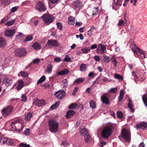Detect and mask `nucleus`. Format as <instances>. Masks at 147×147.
I'll use <instances>...</instances> for the list:
<instances>
[{
	"label": "nucleus",
	"mask_w": 147,
	"mask_h": 147,
	"mask_svg": "<svg viewBox=\"0 0 147 147\" xmlns=\"http://www.w3.org/2000/svg\"><path fill=\"white\" fill-rule=\"evenodd\" d=\"M54 61L56 63L59 62L61 61V58L60 57H55L53 59Z\"/></svg>",
	"instance_id": "55"
},
{
	"label": "nucleus",
	"mask_w": 147,
	"mask_h": 147,
	"mask_svg": "<svg viewBox=\"0 0 147 147\" xmlns=\"http://www.w3.org/2000/svg\"><path fill=\"white\" fill-rule=\"evenodd\" d=\"M7 140L8 139L6 138H2L0 140V143L1 144H3L6 142Z\"/></svg>",
	"instance_id": "39"
},
{
	"label": "nucleus",
	"mask_w": 147,
	"mask_h": 147,
	"mask_svg": "<svg viewBox=\"0 0 147 147\" xmlns=\"http://www.w3.org/2000/svg\"><path fill=\"white\" fill-rule=\"evenodd\" d=\"M112 127V125H110L109 127H104L102 133L103 138L107 139L109 136L111 135L112 131L111 128Z\"/></svg>",
	"instance_id": "3"
},
{
	"label": "nucleus",
	"mask_w": 147,
	"mask_h": 147,
	"mask_svg": "<svg viewBox=\"0 0 147 147\" xmlns=\"http://www.w3.org/2000/svg\"><path fill=\"white\" fill-rule=\"evenodd\" d=\"M5 35L6 37H9V28L5 30Z\"/></svg>",
	"instance_id": "57"
},
{
	"label": "nucleus",
	"mask_w": 147,
	"mask_h": 147,
	"mask_svg": "<svg viewBox=\"0 0 147 147\" xmlns=\"http://www.w3.org/2000/svg\"><path fill=\"white\" fill-rule=\"evenodd\" d=\"M87 69V65L85 64H82L80 67V70L84 71L86 70Z\"/></svg>",
	"instance_id": "32"
},
{
	"label": "nucleus",
	"mask_w": 147,
	"mask_h": 147,
	"mask_svg": "<svg viewBox=\"0 0 147 147\" xmlns=\"http://www.w3.org/2000/svg\"><path fill=\"white\" fill-rule=\"evenodd\" d=\"M24 36L23 34L22 33H19L18 35H16V37H17L19 39H20L21 38Z\"/></svg>",
	"instance_id": "62"
},
{
	"label": "nucleus",
	"mask_w": 147,
	"mask_h": 147,
	"mask_svg": "<svg viewBox=\"0 0 147 147\" xmlns=\"http://www.w3.org/2000/svg\"><path fill=\"white\" fill-rule=\"evenodd\" d=\"M2 113L3 116L5 117L9 115V106H8L7 107L3 109Z\"/></svg>",
	"instance_id": "14"
},
{
	"label": "nucleus",
	"mask_w": 147,
	"mask_h": 147,
	"mask_svg": "<svg viewBox=\"0 0 147 147\" xmlns=\"http://www.w3.org/2000/svg\"><path fill=\"white\" fill-rule=\"evenodd\" d=\"M16 32L15 30L14 29L10 30V37L14 35Z\"/></svg>",
	"instance_id": "48"
},
{
	"label": "nucleus",
	"mask_w": 147,
	"mask_h": 147,
	"mask_svg": "<svg viewBox=\"0 0 147 147\" xmlns=\"http://www.w3.org/2000/svg\"><path fill=\"white\" fill-rule=\"evenodd\" d=\"M75 113L74 111L70 110L67 112L66 116L67 118H70L73 116Z\"/></svg>",
	"instance_id": "18"
},
{
	"label": "nucleus",
	"mask_w": 147,
	"mask_h": 147,
	"mask_svg": "<svg viewBox=\"0 0 147 147\" xmlns=\"http://www.w3.org/2000/svg\"><path fill=\"white\" fill-rule=\"evenodd\" d=\"M49 130L52 133H56L58 131L59 124L54 119H50L48 121Z\"/></svg>",
	"instance_id": "2"
},
{
	"label": "nucleus",
	"mask_w": 147,
	"mask_h": 147,
	"mask_svg": "<svg viewBox=\"0 0 147 147\" xmlns=\"http://www.w3.org/2000/svg\"><path fill=\"white\" fill-rule=\"evenodd\" d=\"M124 24V21L122 20H119V23L117 24L118 26H123Z\"/></svg>",
	"instance_id": "52"
},
{
	"label": "nucleus",
	"mask_w": 147,
	"mask_h": 147,
	"mask_svg": "<svg viewBox=\"0 0 147 147\" xmlns=\"http://www.w3.org/2000/svg\"><path fill=\"white\" fill-rule=\"evenodd\" d=\"M117 116L119 118H122L123 117V115L121 112L118 111L117 112Z\"/></svg>",
	"instance_id": "46"
},
{
	"label": "nucleus",
	"mask_w": 147,
	"mask_h": 147,
	"mask_svg": "<svg viewBox=\"0 0 147 147\" xmlns=\"http://www.w3.org/2000/svg\"><path fill=\"white\" fill-rule=\"evenodd\" d=\"M59 45V44L56 40L50 39L48 40L45 44V47L46 49L49 48L48 46L57 47Z\"/></svg>",
	"instance_id": "5"
},
{
	"label": "nucleus",
	"mask_w": 147,
	"mask_h": 147,
	"mask_svg": "<svg viewBox=\"0 0 147 147\" xmlns=\"http://www.w3.org/2000/svg\"><path fill=\"white\" fill-rule=\"evenodd\" d=\"M3 84H4L6 86H8L9 85V80L8 78L5 76L3 78V80L2 81Z\"/></svg>",
	"instance_id": "23"
},
{
	"label": "nucleus",
	"mask_w": 147,
	"mask_h": 147,
	"mask_svg": "<svg viewBox=\"0 0 147 147\" xmlns=\"http://www.w3.org/2000/svg\"><path fill=\"white\" fill-rule=\"evenodd\" d=\"M136 128L137 129H140L145 130L147 128V123L144 122H140L136 125Z\"/></svg>",
	"instance_id": "10"
},
{
	"label": "nucleus",
	"mask_w": 147,
	"mask_h": 147,
	"mask_svg": "<svg viewBox=\"0 0 147 147\" xmlns=\"http://www.w3.org/2000/svg\"><path fill=\"white\" fill-rule=\"evenodd\" d=\"M94 59L97 61H99L100 60V56L98 55L94 56Z\"/></svg>",
	"instance_id": "60"
},
{
	"label": "nucleus",
	"mask_w": 147,
	"mask_h": 147,
	"mask_svg": "<svg viewBox=\"0 0 147 147\" xmlns=\"http://www.w3.org/2000/svg\"><path fill=\"white\" fill-rule=\"evenodd\" d=\"M98 46L96 44H93L92 45L90 48V49H95L96 48H97V47Z\"/></svg>",
	"instance_id": "64"
},
{
	"label": "nucleus",
	"mask_w": 147,
	"mask_h": 147,
	"mask_svg": "<svg viewBox=\"0 0 147 147\" xmlns=\"http://www.w3.org/2000/svg\"><path fill=\"white\" fill-rule=\"evenodd\" d=\"M9 19V16H7L1 21L0 24L5 23V24L6 26H9V21L8 20Z\"/></svg>",
	"instance_id": "15"
},
{
	"label": "nucleus",
	"mask_w": 147,
	"mask_h": 147,
	"mask_svg": "<svg viewBox=\"0 0 147 147\" xmlns=\"http://www.w3.org/2000/svg\"><path fill=\"white\" fill-rule=\"evenodd\" d=\"M59 105V102H57L55 104L52 105L50 109H56Z\"/></svg>",
	"instance_id": "38"
},
{
	"label": "nucleus",
	"mask_w": 147,
	"mask_h": 147,
	"mask_svg": "<svg viewBox=\"0 0 147 147\" xmlns=\"http://www.w3.org/2000/svg\"><path fill=\"white\" fill-rule=\"evenodd\" d=\"M14 52L17 56L20 57H24L27 53L26 49L23 48L16 49Z\"/></svg>",
	"instance_id": "7"
},
{
	"label": "nucleus",
	"mask_w": 147,
	"mask_h": 147,
	"mask_svg": "<svg viewBox=\"0 0 147 147\" xmlns=\"http://www.w3.org/2000/svg\"><path fill=\"white\" fill-rule=\"evenodd\" d=\"M94 10H95V11L94 13H92V15H96L98 13V7H97L96 8H95V7H94Z\"/></svg>",
	"instance_id": "61"
},
{
	"label": "nucleus",
	"mask_w": 147,
	"mask_h": 147,
	"mask_svg": "<svg viewBox=\"0 0 147 147\" xmlns=\"http://www.w3.org/2000/svg\"><path fill=\"white\" fill-rule=\"evenodd\" d=\"M35 7L36 9L39 12L45 11L47 9L44 4L40 1L37 2Z\"/></svg>",
	"instance_id": "9"
},
{
	"label": "nucleus",
	"mask_w": 147,
	"mask_h": 147,
	"mask_svg": "<svg viewBox=\"0 0 147 147\" xmlns=\"http://www.w3.org/2000/svg\"><path fill=\"white\" fill-rule=\"evenodd\" d=\"M84 80L83 78H77L75 80L74 83L76 84H78L83 82Z\"/></svg>",
	"instance_id": "27"
},
{
	"label": "nucleus",
	"mask_w": 147,
	"mask_h": 147,
	"mask_svg": "<svg viewBox=\"0 0 147 147\" xmlns=\"http://www.w3.org/2000/svg\"><path fill=\"white\" fill-rule=\"evenodd\" d=\"M112 63L113 64L114 66L116 67L117 65V61L116 59H114L112 61Z\"/></svg>",
	"instance_id": "59"
},
{
	"label": "nucleus",
	"mask_w": 147,
	"mask_h": 147,
	"mask_svg": "<svg viewBox=\"0 0 147 147\" xmlns=\"http://www.w3.org/2000/svg\"><path fill=\"white\" fill-rule=\"evenodd\" d=\"M42 86L45 88H47L49 87L50 85L48 83H46L43 84Z\"/></svg>",
	"instance_id": "63"
},
{
	"label": "nucleus",
	"mask_w": 147,
	"mask_h": 147,
	"mask_svg": "<svg viewBox=\"0 0 147 147\" xmlns=\"http://www.w3.org/2000/svg\"><path fill=\"white\" fill-rule=\"evenodd\" d=\"M103 59L104 62L107 63H108L110 61V58L108 56L105 55L103 57Z\"/></svg>",
	"instance_id": "36"
},
{
	"label": "nucleus",
	"mask_w": 147,
	"mask_h": 147,
	"mask_svg": "<svg viewBox=\"0 0 147 147\" xmlns=\"http://www.w3.org/2000/svg\"><path fill=\"white\" fill-rule=\"evenodd\" d=\"M24 134L26 136H28L30 134V129L29 128H26L24 131Z\"/></svg>",
	"instance_id": "56"
},
{
	"label": "nucleus",
	"mask_w": 147,
	"mask_h": 147,
	"mask_svg": "<svg viewBox=\"0 0 147 147\" xmlns=\"http://www.w3.org/2000/svg\"><path fill=\"white\" fill-rule=\"evenodd\" d=\"M80 134L83 136H84L86 142L87 143L90 141L89 138L91 136L88 132V129H86L85 128H84L80 130Z\"/></svg>",
	"instance_id": "6"
},
{
	"label": "nucleus",
	"mask_w": 147,
	"mask_h": 147,
	"mask_svg": "<svg viewBox=\"0 0 147 147\" xmlns=\"http://www.w3.org/2000/svg\"><path fill=\"white\" fill-rule=\"evenodd\" d=\"M57 28L61 30L63 28V26L59 22H57L56 24Z\"/></svg>",
	"instance_id": "49"
},
{
	"label": "nucleus",
	"mask_w": 147,
	"mask_h": 147,
	"mask_svg": "<svg viewBox=\"0 0 147 147\" xmlns=\"http://www.w3.org/2000/svg\"><path fill=\"white\" fill-rule=\"evenodd\" d=\"M16 145L15 140L10 138V145L15 146Z\"/></svg>",
	"instance_id": "51"
},
{
	"label": "nucleus",
	"mask_w": 147,
	"mask_h": 147,
	"mask_svg": "<svg viewBox=\"0 0 147 147\" xmlns=\"http://www.w3.org/2000/svg\"><path fill=\"white\" fill-rule=\"evenodd\" d=\"M114 77L115 78L118 79L121 81L123 79V77L121 75L117 74H115L114 75Z\"/></svg>",
	"instance_id": "37"
},
{
	"label": "nucleus",
	"mask_w": 147,
	"mask_h": 147,
	"mask_svg": "<svg viewBox=\"0 0 147 147\" xmlns=\"http://www.w3.org/2000/svg\"><path fill=\"white\" fill-rule=\"evenodd\" d=\"M90 48L89 47H85L81 49V51H82V53H83L85 54L87 53L89 51H90Z\"/></svg>",
	"instance_id": "30"
},
{
	"label": "nucleus",
	"mask_w": 147,
	"mask_h": 147,
	"mask_svg": "<svg viewBox=\"0 0 147 147\" xmlns=\"http://www.w3.org/2000/svg\"><path fill=\"white\" fill-rule=\"evenodd\" d=\"M117 90V88H112L109 91V92L112 93H115L116 92Z\"/></svg>",
	"instance_id": "50"
},
{
	"label": "nucleus",
	"mask_w": 147,
	"mask_h": 147,
	"mask_svg": "<svg viewBox=\"0 0 147 147\" xmlns=\"http://www.w3.org/2000/svg\"><path fill=\"white\" fill-rule=\"evenodd\" d=\"M52 68L53 66L51 64H48L47 67L46 72L48 74L51 73L52 71Z\"/></svg>",
	"instance_id": "33"
},
{
	"label": "nucleus",
	"mask_w": 147,
	"mask_h": 147,
	"mask_svg": "<svg viewBox=\"0 0 147 147\" xmlns=\"http://www.w3.org/2000/svg\"><path fill=\"white\" fill-rule=\"evenodd\" d=\"M98 46L101 51V53L104 54L106 51H105L106 49V45H104L101 44H98Z\"/></svg>",
	"instance_id": "21"
},
{
	"label": "nucleus",
	"mask_w": 147,
	"mask_h": 147,
	"mask_svg": "<svg viewBox=\"0 0 147 147\" xmlns=\"http://www.w3.org/2000/svg\"><path fill=\"white\" fill-rule=\"evenodd\" d=\"M74 7L76 8L80 7L82 5V2L79 0H77L72 3Z\"/></svg>",
	"instance_id": "17"
},
{
	"label": "nucleus",
	"mask_w": 147,
	"mask_h": 147,
	"mask_svg": "<svg viewBox=\"0 0 147 147\" xmlns=\"http://www.w3.org/2000/svg\"><path fill=\"white\" fill-rule=\"evenodd\" d=\"M32 48L36 50H38L41 49V46L40 44L36 42L34 43L32 45Z\"/></svg>",
	"instance_id": "19"
},
{
	"label": "nucleus",
	"mask_w": 147,
	"mask_h": 147,
	"mask_svg": "<svg viewBox=\"0 0 147 147\" xmlns=\"http://www.w3.org/2000/svg\"><path fill=\"white\" fill-rule=\"evenodd\" d=\"M68 24L69 25H74L75 24V18L71 16H69L68 18Z\"/></svg>",
	"instance_id": "24"
},
{
	"label": "nucleus",
	"mask_w": 147,
	"mask_h": 147,
	"mask_svg": "<svg viewBox=\"0 0 147 147\" xmlns=\"http://www.w3.org/2000/svg\"><path fill=\"white\" fill-rule=\"evenodd\" d=\"M77 104L76 103H74L71 104L69 106V109H75L77 107Z\"/></svg>",
	"instance_id": "45"
},
{
	"label": "nucleus",
	"mask_w": 147,
	"mask_h": 147,
	"mask_svg": "<svg viewBox=\"0 0 147 147\" xmlns=\"http://www.w3.org/2000/svg\"><path fill=\"white\" fill-rule=\"evenodd\" d=\"M22 122V119L12 121L11 123V130L17 131L19 133L21 132L24 127Z\"/></svg>",
	"instance_id": "1"
},
{
	"label": "nucleus",
	"mask_w": 147,
	"mask_h": 147,
	"mask_svg": "<svg viewBox=\"0 0 147 147\" xmlns=\"http://www.w3.org/2000/svg\"><path fill=\"white\" fill-rule=\"evenodd\" d=\"M101 99L103 103L107 105L109 104V98L106 96L105 95H102L101 97Z\"/></svg>",
	"instance_id": "16"
},
{
	"label": "nucleus",
	"mask_w": 147,
	"mask_h": 147,
	"mask_svg": "<svg viewBox=\"0 0 147 147\" xmlns=\"http://www.w3.org/2000/svg\"><path fill=\"white\" fill-rule=\"evenodd\" d=\"M41 18L43 19L44 23L47 25H48L54 21L53 17L49 13L43 14L41 16Z\"/></svg>",
	"instance_id": "4"
},
{
	"label": "nucleus",
	"mask_w": 147,
	"mask_h": 147,
	"mask_svg": "<svg viewBox=\"0 0 147 147\" xmlns=\"http://www.w3.org/2000/svg\"><path fill=\"white\" fill-rule=\"evenodd\" d=\"M19 7L17 6H15L14 7H13L11 9V13H14L15 11H16L18 9Z\"/></svg>",
	"instance_id": "53"
},
{
	"label": "nucleus",
	"mask_w": 147,
	"mask_h": 147,
	"mask_svg": "<svg viewBox=\"0 0 147 147\" xmlns=\"http://www.w3.org/2000/svg\"><path fill=\"white\" fill-rule=\"evenodd\" d=\"M33 38V37L31 35H28L26 37L25 39L24 40V42H28L31 41Z\"/></svg>",
	"instance_id": "31"
},
{
	"label": "nucleus",
	"mask_w": 147,
	"mask_h": 147,
	"mask_svg": "<svg viewBox=\"0 0 147 147\" xmlns=\"http://www.w3.org/2000/svg\"><path fill=\"white\" fill-rule=\"evenodd\" d=\"M21 101L22 102L26 101L27 100V98L26 96L24 94H22L21 96Z\"/></svg>",
	"instance_id": "47"
},
{
	"label": "nucleus",
	"mask_w": 147,
	"mask_h": 147,
	"mask_svg": "<svg viewBox=\"0 0 147 147\" xmlns=\"http://www.w3.org/2000/svg\"><path fill=\"white\" fill-rule=\"evenodd\" d=\"M17 83H18V85L16 89L19 91L24 86V82L22 80H19Z\"/></svg>",
	"instance_id": "13"
},
{
	"label": "nucleus",
	"mask_w": 147,
	"mask_h": 147,
	"mask_svg": "<svg viewBox=\"0 0 147 147\" xmlns=\"http://www.w3.org/2000/svg\"><path fill=\"white\" fill-rule=\"evenodd\" d=\"M33 104L35 105L38 107H41L45 104V101L44 100H36L33 102Z\"/></svg>",
	"instance_id": "12"
},
{
	"label": "nucleus",
	"mask_w": 147,
	"mask_h": 147,
	"mask_svg": "<svg viewBox=\"0 0 147 147\" xmlns=\"http://www.w3.org/2000/svg\"><path fill=\"white\" fill-rule=\"evenodd\" d=\"M121 135L123 138L127 142H129L131 139V135L127 129H124L121 131Z\"/></svg>",
	"instance_id": "8"
},
{
	"label": "nucleus",
	"mask_w": 147,
	"mask_h": 147,
	"mask_svg": "<svg viewBox=\"0 0 147 147\" xmlns=\"http://www.w3.org/2000/svg\"><path fill=\"white\" fill-rule=\"evenodd\" d=\"M122 1L123 0H114L113 3L115 5L121 6V5Z\"/></svg>",
	"instance_id": "34"
},
{
	"label": "nucleus",
	"mask_w": 147,
	"mask_h": 147,
	"mask_svg": "<svg viewBox=\"0 0 147 147\" xmlns=\"http://www.w3.org/2000/svg\"><path fill=\"white\" fill-rule=\"evenodd\" d=\"M63 61L66 62H71V59L68 55H67L65 58L64 59Z\"/></svg>",
	"instance_id": "43"
},
{
	"label": "nucleus",
	"mask_w": 147,
	"mask_h": 147,
	"mask_svg": "<svg viewBox=\"0 0 147 147\" xmlns=\"http://www.w3.org/2000/svg\"><path fill=\"white\" fill-rule=\"evenodd\" d=\"M5 45V42L4 39L2 37H0V47H3Z\"/></svg>",
	"instance_id": "29"
},
{
	"label": "nucleus",
	"mask_w": 147,
	"mask_h": 147,
	"mask_svg": "<svg viewBox=\"0 0 147 147\" xmlns=\"http://www.w3.org/2000/svg\"><path fill=\"white\" fill-rule=\"evenodd\" d=\"M128 101H129V103L128 105V107L130 109L132 112H134V110L133 108V105L132 104V100L131 99L129 98Z\"/></svg>",
	"instance_id": "20"
},
{
	"label": "nucleus",
	"mask_w": 147,
	"mask_h": 147,
	"mask_svg": "<svg viewBox=\"0 0 147 147\" xmlns=\"http://www.w3.org/2000/svg\"><path fill=\"white\" fill-rule=\"evenodd\" d=\"M142 100L145 105L147 107V97L144 94L142 96Z\"/></svg>",
	"instance_id": "41"
},
{
	"label": "nucleus",
	"mask_w": 147,
	"mask_h": 147,
	"mask_svg": "<svg viewBox=\"0 0 147 147\" xmlns=\"http://www.w3.org/2000/svg\"><path fill=\"white\" fill-rule=\"evenodd\" d=\"M20 74L23 77L27 76L28 75V74L26 71H21Z\"/></svg>",
	"instance_id": "42"
},
{
	"label": "nucleus",
	"mask_w": 147,
	"mask_h": 147,
	"mask_svg": "<svg viewBox=\"0 0 147 147\" xmlns=\"http://www.w3.org/2000/svg\"><path fill=\"white\" fill-rule=\"evenodd\" d=\"M69 72L68 69H65L57 73L59 75H64L67 74Z\"/></svg>",
	"instance_id": "22"
},
{
	"label": "nucleus",
	"mask_w": 147,
	"mask_h": 147,
	"mask_svg": "<svg viewBox=\"0 0 147 147\" xmlns=\"http://www.w3.org/2000/svg\"><path fill=\"white\" fill-rule=\"evenodd\" d=\"M40 62V60L39 59L37 58L34 59L32 63L34 64H38Z\"/></svg>",
	"instance_id": "58"
},
{
	"label": "nucleus",
	"mask_w": 147,
	"mask_h": 147,
	"mask_svg": "<svg viewBox=\"0 0 147 147\" xmlns=\"http://www.w3.org/2000/svg\"><path fill=\"white\" fill-rule=\"evenodd\" d=\"M134 46V48L132 49V50L134 53L137 54V55L138 57V54H137L138 52L137 51H136V50L138 51H139V52L141 50L136 45H135Z\"/></svg>",
	"instance_id": "28"
},
{
	"label": "nucleus",
	"mask_w": 147,
	"mask_h": 147,
	"mask_svg": "<svg viewBox=\"0 0 147 147\" xmlns=\"http://www.w3.org/2000/svg\"><path fill=\"white\" fill-rule=\"evenodd\" d=\"M65 92L64 90H59L56 92L54 95L58 99H61L65 96Z\"/></svg>",
	"instance_id": "11"
},
{
	"label": "nucleus",
	"mask_w": 147,
	"mask_h": 147,
	"mask_svg": "<svg viewBox=\"0 0 147 147\" xmlns=\"http://www.w3.org/2000/svg\"><path fill=\"white\" fill-rule=\"evenodd\" d=\"M90 107L93 109L96 107V104L93 100H91L90 101Z\"/></svg>",
	"instance_id": "35"
},
{
	"label": "nucleus",
	"mask_w": 147,
	"mask_h": 147,
	"mask_svg": "<svg viewBox=\"0 0 147 147\" xmlns=\"http://www.w3.org/2000/svg\"><path fill=\"white\" fill-rule=\"evenodd\" d=\"M62 83L63 86V88H65L68 85V82L66 79L63 80L62 81Z\"/></svg>",
	"instance_id": "40"
},
{
	"label": "nucleus",
	"mask_w": 147,
	"mask_h": 147,
	"mask_svg": "<svg viewBox=\"0 0 147 147\" xmlns=\"http://www.w3.org/2000/svg\"><path fill=\"white\" fill-rule=\"evenodd\" d=\"M124 95V92L122 90H121L119 96V101H121L123 98Z\"/></svg>",
	"instance_id": "26"
},
{
	"label": "nucleus",
	"mask_w": 147,
	"mask_h": 147,
	"mask_svg": "<svg viewBox=\"0 0 147 147\" xmlns=\"http://www.w3.org/2000/svg\"><path fill=\"white\" fill-rule=\"evenodd\" d=\"M45 80V77L44 75L42 76L40 78L39 80L38 81L37 83L38 84H39L41 82H43Z\"/></svg>",
	"instance_id": "44"
},
{
	"label": "nucleus",
	"mask_w": 147,
	"mask_h": 147,
	"mask_svg": "<svg viewBox=\"0 0 147 147\" xmlns=\"http://www.w3.org/2000/svg\"><path fill=\"white\" fill-rule=\"evenodd\" d=\"M20 146H22L23 147H30V145L29 144H24L23 143H21L19 144Z\"/></svg>",
	"instance_id": "54"
},
{
	"label": "nucleus",
	"mask_w": 147,
	"mask_h": 147,
	"mask_svg": "<svg viewBox=\"0 0 147 147\" xmlns=\"http://www.w3.org/2000/svg\"><path fill=\"white\" fill-rule=\"evenodd\" d=\"M33 113L31 112L28 113L26 115L25 118V120L27 121H30V119L32 117Z\"/></svg>",
	"instance_id": "25"
}]
</instances>
